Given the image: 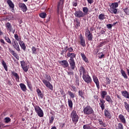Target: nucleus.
<instances>
[{"label": "nucleus", "instance_id": "1", "mask_svg": "<svg viewBox=\"0 0 129 129\" xmlns=\"http://www.w3.org/2000/svg\"><path fill=\"white\" fill-rule=\"evenodd\" d=\"M45 78L47 80L43 79L42 81L44 83V84L46 86V87L49 88L51 90H53V86L50 84L49 82L51 81V78L49 75H47L46 74L45 75Z\"/></svg>", "mask_w": 129, "mask_h": 129}, {"label": "nucleus", "instance_id": "2", "mask_svg": "<svg viewBox=\"0 0 129 129\" xmlns=\"http://www.w3.org/2000/svg\"><path fill=\"white\" fill-rule=\"evenodd\" d=\"M69 62L72 70L68 72V75L70 76L74 75V72L73 71V70H75V69L77 68L75 59H69Z\"/></svg>", "mask_w": 129, "mask_h": 129}, {"label": "nucleus", "instance_id": "3", "mask_svg": "<svg viewBox=\"0 0 129 129\" xmlns=\"http://www.w3.org/2000/svg\"><path fill=\"white\" fill-rule=\"evenodd\" d=\"M83 113L86 115H89L91 114H94V111L92 107L90 105H87L83 107Z\"/></svg>", "mask_w": 129, "mask_h": 129}, {"label": "nucleus", "instance_id": "4", "mask_svg": "<svg viewBox=\"0 0 129 129\" xmlns=\"http://www.w3.org/2000/svg\"><path fill=\"white\" fill-rule=\"evenodd\" d=\"M71 118L74 123H77L80 118V116L77 113V111L73 110L71 113Z\"/></svg>", "mask_w": 129, "mask_h": 129}, {"label": "nucleus", "instance_id": "5", "mask_svg": "<svg viewBox=\"0 0 129 129\" xmlns=\"http://www.w3.org/2000/svg\"><path fill=\"white\" fill-rule=\"evenodd\" d=\"M34 110H35V112L37 113V115H38V116L40 117H42L44 116L43 111L38 105L34 106Z\"/></svg>", "mask_w": 129, "mask_h": 129}, {"label": "nucleus", "instance_id": "6", "mask_svg": "<svg viewBox=\"0 0 129 129\" xmlns=\"http://www.w3.org/2000/svg\"><path fill=\"white\" fill-rule=\"evenodd\" d=\"M84 81L87 84H91L92 83V80L91 77L89 75V74L82 76Z\"/></svg>", "mask_w": 129, "mask_h": 129}, {"label": "nucleus", "instance_id": "7", "mask_svg": "<svg viewBox=\"0 0 129 129\" xmlns=\"http://www.w3.org/2000/svg\"><path fill=\"white\" fill-rule=\"evenodd\" d=\"M85 35L87 38L88 40L92 41L93 38V36L92 33L90 32V31L88 29H86Z\"/></svg>", "mask_w": 129, "mask_h": 129}, {"label": "nucleus", "instance_id": "8", "mask_svg": "<svg viewBox=\"0 0 129 129\" xmlns=\"http://www.w3.org/2000/svg\"><path fill=\"white\" fill-rule=\"evenodd\" d=\"M13 47L18 52H21V48L20 45L17 40L13 39L12 42Z\"/></svg>", "mask_w": 129, "mask_h": 129}, {"label": "nucleus", "instance_id": "9", "mask_svg": "<svg viewBox=\"0 0 129 129\" xmlns=\"http://www.w3.org/2000/svg\"><path fill=\"white\" fill-rule=\"evenodd\" d=\"M63 4L57 3V13L58 15H62L63 14Z\"/></svg>", "mask_w": 129, "mask_h": 129}, {"label": "nucleus", "instance_id": "10", "mask_svg": "<svg viewBox=\"0 0 129 129\" xmlns=\"http://www.w3.org/2000/svg\"><path fill=\"white\" fill-rule=\"evenodd\" d=\"M75 16L76 17L80 18L82 17H84L85 16V14H84L82 11L78 10L76 11L75 12Z\"/></svg>", "mask_w": 129, "mask_h": 129}, {"label": "nucleus", "instance_id": "11", "mask_svg": "<svg viewBox=\"0 0 129 129\" xmlns=\"http://www.w3.org/2000/svg\"><path fill=\"white\" fill-rule=\"evenodd\" d=\"M20 63L23 71L25 72H27L29 70V67H28L27 64L25 62V60L21 61Z\"/></svg>", "mask_w": 129, "mask_h": 129}, {"label": "nucleus", "instance_id": "12", "mask_svg": "<svg viewBox=\"0 0 129 129\" xmlns=\"http://www.w3.org/2000/svg\"><path fill=\"white\" fill-rule=\"evenodd\" d=\"M79 71L80 76H82V75L85 76L88 74V72L86 70L85 68L83 66L80 67Z\"/></svg>", "mask_w": 129, "mask_h": 129}, {"label": "nucleus", "instance_id": "13", "mask_svg": "<svg viewBox=\"0 0 129 129\" xmlns=\"http://www.w3.org/2000/svg\"><path fill=\"white\" fill-rule=\"evenodd\" d=\"M79 39L80 45L83 47H85L86 41L85 39H84V37L83 36L82 34H80Z\"/></svg>", "mask_w": 129, "mask_h": 129}, {"label": "nucleus", "instance_id": "14", "mask_svg": "<svg viewBox=\"0 0 129 129\" xmlns=\"http://www.w3.org/2000/svg\"><path fill=\"white\" fill-rule=\"evenodd\" d=\"M58 63L62 66L64 68H66L69 67V63L67 60H58Z\"/></svg>", "mask_w": 129, "mask_h": 129}, {"label": "nucleus", "instance_id": "15", "mask_svg": "<svg viewBox=\"0 0 129 129\" xmlns=\"http://www.w3.org/2000/svg\"><path fill=\"white\" fill-rule=\"evenodd\" d=\"M18 6H19L20 9H21V10L23 12H26L28 10L26 5L24 3H19Z\"/></svg>", "mask_w": 129, "mask_h": 129}, {"label": "nucleus", "instance_id": "16", "mask_svg": "<svg viewBox=\"0 0 129 129\" xmlns=\"http://www.w3.org/2000/svg\"><path fill=\"white\" fill-rule=\"evenodd\" d=\"M93 81L96 84L97 89L99 90L100 89V84L98 78L96 76H93Z\"/></svg>", "mask_w": 129, "mask_h": 129}, {"label": "nucleus", "instance_id": "17", "mask_svg": "<svg viewBox=\"0 0 129 129\" xmlns=\"http://www.w3.org/2000/svg\"><path fill=\"white\" fill-rule=\"evenodd\" d=\"M9 50L13 56L15 57V58H16L18 60H19L20 57L17 53L15 52V51L13 50L11 48H9Z\"/></svg>", "mask_w": 129, "mask_h": 129}, {"label": "nucleus", "instance_id": "18", "mask_svg": "<svg viewBox=\"0 0 129 129\" xmlns=\"http://www.w3.org/2000/svg\"><path fill=\"white\" fill-rule=\"evenodd\" d=\"M118 118L119 119L120 122L122 123L125 124L126 123V118L122 114H120L119 115Z\"/></svg>", "mask_w": 129, "mask_h": 129}, {"label": "nucleus", "instance_id": "19", "mask_svg": "<svg viewBox=\"0 0 129 129\" xmlns=\"http://www.w3.org/2000/svg\"><path fill=\"white\" fill-rule=\"evenodd\" d=\"M100 103H99V106L101 108L102 110H104L105 109V101L103 99H100Z\"/></svg>", "mask_w": 129, "mask_h": 129}, {"label": "nucleus", "instance_id": "20", "mask_svg": "<svg viewBox=\"0 0 129 129\" xmlns=\"http://www.w3.org/2000/svg\"><path fill=\"white\" fill-rule=\"evenodd\" d=\"M121 94L125 98L129 99V92L127 91L124 90L121 91Z\"/></svg>", "mask_w": 129, "mask_h": 129}, {"label": "nucleus", "instance_id": "21", "mask_svg": "<svg viewBox=\"0 0 129 129\" xmlns=\"http://www.w3.org/2000/svg\"><path fill=\"white\" fill-rule=\"evenodd\" d=\"M11 73L13 75V76L16 78V81L19 82L20 77L19 76V75L17 73L15 72V71H12Z\"/></svg>", "mask_w": 129, "mask_h": 129}, {"label": "nucleus", "instance_id": "22", "mask_svg": "<svg viewBox=\"0 0 129 129\" xmlns=\"http://www.w3.org/2000/svg\"><path fill=\"white\" fill-rule=\"evenodd\" d=\"M5 26L7 30L9 31L10 32H12V31H13V26L9 22L7 23Z\"/></svg>", "mask_w": 129, "mask_h": 129}, {"label": "nucleus", "instance_id": "23", "mask_svg": "<svg viewBox=\"0 0 129 129\" xmlns=\"http://www.w3.org/2000/svg\"><path fill=\"white\" fill-rule=\"evenodd\" d=\"M19 44L21 49H23V51H25L26 50V45H25V43L24 42V41H21L19 42Z\"/></svg>", "mask_w": 129, "mask_h": 129}, {"label": "nucleus", "instance_id": "24", "mask_svg": "<svg viewBox=\"0 0 129 129\" xmlns=\"http://www.w3.org/2000/svg\"><path fill=\"white\" fill-rule=\"evenodd\" d=\"M84 95H85L84 90H79V91H78V95L81 98H82L83 100H84L85 99Z\"/></svg>", "mask_w": 129, "mask_h": 129}, {"label": "nucleus", "instance_id": "25", "mask_svg": "<svg viewBox=\"0 0 129 129\" xmlns=\"http://www.w3.org/2000/svg\"><path fill=\"white\" fill-rule=\"evenodd\" d=\"M81 56L82 57L83 61H84L85 62L89 63V61L88 60V58L86 57L84 53H80Z\"/></svg>", "mask_w": 129, "mask_h": 129}, {"label": "nucleus", "instance_id": "26", "mask_svg": "<svg viewBox=\"0 0 129 129\" xmlns=\"http://www.w3.org/2000/svg\"><path fill=\"white\" fill-rule=\"evenodd\" d=\"M67 57H69L70 59H74L76 57V54L75 53L68 52L67 54Z\"/></svg>", "mask_w": 129, "mask_h": 129}, {"label": "nucleus", "instance_id": "27", "mask_svg": "<svg viewBox=\"0 0 129 129\" xmlns=\"http://www.w3.org/2000/svg\"><path fill=\"white\" fill-rule=\"evenodd\" d=\"M100 95L102 99H104L107 96V92L106 90L102 91H101Z\"/></svg>", "mask_w": 129, "mask_h": 129}, {"label": "nucleus", "instance_id": "28", "mask_svg": "<svg viewBox=\"0 0 129 129\" xmlns=\"http://www.w3.org/2000/svg\"><path fill=\"white\" fill-rule=\"evenodd\" d=\"M106 101L108 102L109 104H112L113 101L111 98L110 96L109 95H107L105 96Z\"/></svg>", "mask_w": 129, "mask_h": 129}, {"label": "nucleus", "instance_id": "29", "mask_svg": "<svg viewBox=\"0 0 129 129\" xmlns=\"http://www.w3.org/2000/svg\"><path fill=\"white\" fill-rule=\"evenodd\" d=\"M19 86H20L21 90L23 92H26L27 91V87H26V85H25V84L21 83V84H19Z\"/></svg>", "mask_w": 129, "mask_h": 129}, {"label": "nucleus", "instance_id": "30", "mask_svg": "<svg viewBox=\"0 0 129 129\" xmlns=\"http://www.w3.org/2000/svg\"><path fill=\"white\" fill-rule=\"evenodd\" d=\"M118 4H120V1L119 0L118 3H112L110 7L112 9H116V8L118 7Z\"/></svg>", "mask_w": 129, "mask_h": 129}, {"label": "nucleus", "instance_id": "31", "mask_svg": "<svg viewBox=\"0 0 129 129\" xmlns=\"http://www.w3.org/2000/svg\"><path fill=\"white\" fill-rule=\"evenodd\" d=\"M36 92H37V95H38V97L41 98V99H43L44 95L42 93L41 90L39 88H37L36 89Z\"/></svg>", "mask_w": 129, "mask_h": 129}, {"label": "nucleus", "instance_id": "32", "mask_svg": "<svg viewBox=\"0 0 129 129\" xmlns=\"http://www.w3.org/2000/svg\"><path fill=\"white\" fill-rule=\"evenodd\" d=\"M68 102L69 107L70 108V109H73L74 103L73 101L71 99H68Z\"/></svg>", "mask_w": 129, "mask_h": 129}, {"label": "nucleus", "instance_id": "33", "mask_svg": "<svg viewBox=\"0 0 129 129\" xmlns=\"http://www.w3.org/2000/svg\"><path fill=\"white\" fill-rule=\"evenodd\" d=\"M104 114L106 117H107L109 119H111V114L109 112V111L108 110V109L107 110L105 109Z\"/></svg>", "mask_w": 129, "mask_h": 129}, {"label": "nucleus", "instance_id": "34", "mask_svg": "<svg viewBox=\"0 0 129 129\" xmlns=\"http://www.w3.org/2000/svg\"><path fill=\"white\" fill-rule=\"evenodd\" d=\"M68 94L72 99H74L76 97V94L71 91L69 90L68 91Z\"/></svg>", "mask_w": 129, "mask_h": 129}, {"label": "nucleus", "instance_id": "35", "mask_svg": "<svg viewBox=\"0 0 129 129\" xmlns=\"http://www.w3.org/2000/svg\"><path fill=\"white\" fill-rule=\"evenodd\" d=\"M7 4L9 5L10 9L12 8H15V4L11 0H7Z\"/></svg>", "mask_w": 129, "mask_h": 129}, {"label": "nucleus", "instance_id": "36", "mask_svg": "<svg viewBox=\"0 0 129 129\" xmlns=\"http://www.w3.org/2000/svg\"><path fill=\"white\" fill-rule=\"evenodd\" d=\"M37 48L35 46H32L31 47L32 54L35 55L37 54Z\"/></svg>", "mask_w": 129, "mask_h": 129}, {"label": "nucleus", "instance_id": "37", "mask_svg": "<svg viewBox=\"0 0 129 129\" xmlns=\"http://www.w3.org/2000/svg\"><path fill=\"white\" fill-rule=\"evenodd\" d=\"M120 72H121V74L122 76H123V77L124 78V79H127L128 78V76H127L126 74L125 73V72L123 69H121Z\"/></svg>", "mask_w": 129, "mask_h": 129}, {"label": "nucleus", "instance_id": "38", "mask_svg": "<svg viewBox=\"0 0 129 129\" xmlns=\"http://www.w3.org/2000/svg\"><path fill=\"white\" fill-rule=\"evenodd\" d=\"M0 43H1L2 46H3L4 48H6V45H7V43L3 39H0Z\"/></svg>", "mask_w": 129, "mask_h": 129}, {"label": "nucleus", "instance_id": "39", "mask_svg": "<svg viewBox=\"0 0 129 129\" xmlns=\"http://www.w3.org/2000/svg\"><path fill=\"white\" fill-rule=\"evenodd\" d=\"M116 129H124L123 125L121 123H118L117 125H115Z\"/></svg>", "mask_w": 129, "mask_h": 129}, {"label": "nucleus", "instance_id": "40", "mask_svg": "<svg viewBox=\"0 0 129 129\" xmlns=\"http://www.w3.org/2000/svg\"><path fill=\"white\" fill-rule=\"evenodd\" d=\"M14 37L16 40L18 42H20L22 41L21 37H19L18 34H17V33H16L15 34H14Z\"/></svg>", "mask_w": 129, "mask_h": 129}, {"label": "nucleus", "instance_id": "41", "mask_svg": "<svg viewBox=\"0 0 129 129\" xmlns=\"http://www.w3.org/2000/svg\"><path fill=\"white\" fill-rule=\"evenodd\" d=\"M110 13H111L112 14H116V13H117V9H116V8H110Z\"/></svg>", "mask_w": 129, "mask_h": 129}, {"label": "nucleus", "instance_id": "42", "mask_svg": "<svg viewBox=\"0 0 129 129\" xmlns=\"http://www.w3.org/2000/svg\"><path fill=\"white\" fill-rule=\"evenodd\" d=\"M4 37L7 43H9L10 44H12V41L11 40V39H10V37L6 35H5Z\"/></svg>", "mask_w": 129, "mask_h": 129}, {"label": "nucleus", "instance_id": "43", "mask_svg": "<svg viewBox=\"0 0 129 129\" xmlns=\"http://www.w3.org/2000/svg\"><path fill=\"white\" fill-rule=\"evenodd\" d=\"M83 10V13L85 14V16L86 15H88V12H89V9L87 7H83L82 8Z\"/></svg>", "mask_w": 129, "mask_h": 129}, {"label": "nucleus", "instance_id": "44", "mask_svg": "<svg viewBox=\"0 0 129 129\" xmlns=\"http://www.w3.org/2000/svg\"><path fill=\"white\" fill-rule=\"evenodd\" d=\"M105 15L103 14H101L99 15L98 18L100 20H104V19H106V18L105 17Z\"/></svg>", "mask_w": 129, "mask_h": 129}, {"label": "nucleus", "instance_id": "45", "mask_svg": "<svg viewBox=\"0 0 129 129\" xmlns=\"http://www.w3.org/2000/svg\"><path fill=\"white\" fill-rule=\"evenodd\" d=\"M124 106L127 112H129V104L126 102H124Z\"/></svg>", "mask_w": 129, "mask_h": 129}, {"label": "nucleus", "instance_id": "46", "mask_svg": "<svg viewBox=\"0 0 129 129\" xmlns=\"http://www.w3.org/2000/svg\"><path fill=\"white\" fill-rule=\"evenodd\" d=\"M98 121L99 124L102 125L103 127H105L107 126L106 124L103 122L101 119H98Z\"/></svg>", "mask_w": 129, "mask_h": 129}, {"label": "nucleus", "instance_id": "47", "mask_svg": "<svg viewBox=\"0 0 129 129\" xmlns=\"http://www.w3.org/2000/svg\"><path fill=\"white\" fill-rule=\"evenodd\" d=\"M2 64H3L4 69H5V70L7 72L8 70V66H7L6 63L5 62V61L4 60H2Z\"/></svg>", "mask_w": 129, "mask_h": 129}, {"label": "nucleus", "instance_id": "48", "mask_svg": "<svg viewBox=\"0 0 129 129\" xmlns=\"http://www.w3.org/2000/svg\"><path fill=\"white\" fill-rule=\"evenodd\" d=\"M83 128V129H97L91 127L88 124L84 125Z\"/></svg>", "mask_w": 129, "mask_h": 129}, {"label": "nucleus", "instance_id": "49", "mask_svg": "<svg viewBox=\"0 0 129 129\" xmlns=\"http://www.w3.org/2000/svg\"><path fill=\"white\" fill-rule=\"evenodd\" d=\"M76 25L75 26V28L77 29H79V27H80L81 23L78 20H76Z\"/></svg>", "mask_w": 129, "mask_h": 129}, {"label": "nucleus", "instance_id": "50", "mask_svg": "<svg viewBox=\"0 0 129 129\" xmlns=\"http://www.w3.org/2000/svg\"><path fill=\"white\" fill-rule=\"evenodd\" d=\"M11 122V118L7 117L4 119V122L6 123H8Z\"/></svg>", "mask_w": 129, "mask_h": 129}, {"label": "nucleus", "instance_id": "51", "mask_svg": "<svg viewBox=\"0 0 129 129\" xmlns=\"http://www.w3.org/2000/svg\"><path fill=\"white\" fill-rule=\"evenodd\" d=\"M39 17H40L42 18H45L46 17V14L45 13H42L39 14Z\"/></svg>", "mask_w": 129, "mask_h": 129}, {"label": "nucleus", "instance_id": "52", "mask_svg": "<svg viewBox=\"0 0 129 129\" xmlns=\"http://www.w3.org/2000/svg\"><path fill=\"white\" fill-rule=\"evenodd\" d=\"M124 12L125 13V14H126L127 15H129V9L128 8V7H126L125 9H123Z\"/></svg>", "mask_w": 129, "mask_h": 129}, {"label": "nucleus", "instance_id": "53", "mask_svg": "<svg viewBox=\"0 0 129 129\" xmlns=\"http://www.w3.org/2000/svg\"><path fill=\"white\" fill-rule=\"evenodd\" d=\"M79 78H76L75 80V83L76 85H77L78 86H80V81H79Z\"/></svg>", "mask_w": 129, "mask_h": 129}, {"label": "nucleus", "instance_id": "54", "mask_svg": "<svg viewBox=\"0 0 129 129\" xmlns=\"http://www.w3.org/2000/svg\"><path fill=\"white\" fill-rule=\"evenodd\" d=\"M110 83H111V80L108 77H107L106 78V84L110 85Z\"/></svg>", "mask_w": 129, "mask_h": 129}, {"label": "nucleus", "instance_id": "55", "mask_svg": "<svg viewBox=\"0 0 129 129\" xmlns=\"http://www.w3.org/2000/svg\"><path fill=\"white\" fill-rule=\"evenodd\" d=\"M68 53H71L73 52L74 51V49L73 47H68Z\"/></svg>", "mask_w": 129, "mask_h": 129}, {"label": "nucleus", "instance_id": "56", "mask_svg": "<svg viewBox=\"0 0 129 129\" xmlns=\"http://www.w3.org/2000/svg\"><path fill=\"white\" fill-rule=\"evenodd\" d=\"M60 93L61 95H63V96H66V94H65V92H64V90L63 89H60Z\"/></svg>", "mask_w": 129, "mask_h": 129}, {"label": "nucleus", "instance_id": "57", "mask_svg": "<svg viewBox=\"0 0 129 129\" xmlns=\"http://www.w3.org/2000/svg\"><path fill=\"white\" fill-rule=\"evenodd\" d=\"M72 5L74 7H77L78 6V2L77 1H75L73 2Z\"/></svg>", "mask_w": 129, "mask_h": 129}, {"label": "nucleus", "instance_id": "58", "mask_svg": "<svg viewBox=\"0 0 129 129\" xmlns=\"http://www.w3.org/2000/svg\"><path fill=\"white\" fill-rule=\"evenodd\" d=\"M71 88H72L73 91L74 92H77V88H76V87H75V86H71Z\"/></svg>", "mask_w": 129, "mask_h": 129}, {"label": "nucleus", "instance_id": "59", "mask_svg": "<svg viewBox=\"0 0 129 129\" xmlns=\"http://www.w3.org/2000/svg\"><path fill=\"white\" fill-rule=\"evenodd\" d=\"M54 117L53 116H51L49 119V123L52 124L53 122Z\"/></svg>", "mask_w": 129, "mask_h": 129}, {"label": "nucleus", "instance_id": "60", "mask_svg": "<svg viewBox=\"0 0 129 129\" xmlns=\"http://www.w3.org/2000/svg\"><path fill=\"white\" fill-rule=\"evenodd\" d=\"M99 54L101 55H100L99 57L100 59H102V58H105V55L103 54V52H100Z\"/></svg>", "mask_w": 129, "mask_h": 129}, {"label": "nucleus", "instance_id": "61", "mask_svg": "<svg viewBox=\"0 0 129 129\" xmlns=\"http://www.w3.org/2000/svg\"><path fill=\"white\" fill-rule=\"evenodd\" d=\"M88 3L90 5H92L94 3V0H87Z\"/></svg>", "mask_w": 129, "mask_h": 129}, {"label": "nucleus", "instance_id": "62", "mask_svg": "<svg viewBox=\"0 0 129 129\" xmlns=\"http://www.w3.org/2000/svg\"><path fill=\"white\" fill-rule=\"evenodd\" d=\"M63 51L65 53H66L67 52V51H68V46H66L64 47V49Z\"/></svg>", "mask_w": 129, "mask_h": 129}, {"label": "nucleus", "instance_id": "63", "mask_svg": "<svg viewBox=\"0 0 129 129\" xmlns=\"http://www.w3.org/2000/svg\"><path fill=\"white\" fill-rule=\"evenodd\" d=\"M65 2V0H59V1L58 2V4H63L64 5V2Z\"/></svg>", "mask_w": 129, "mask_h": 129}, {"label": "nucleus", "instance_id": "64", "mask_svg": "<svg viewBox=\"0 0 129 129\" xmlns=\"http://www.w3.org/2000/svg\"><path fill=\"white\" fill-rule=\"evenodd\" d=\"M106 27L108 29H111L112 28V25L109 24H107L106 25Z\"/></svg>", "mask_w": 129, "mask_h": 129}]
</instances>
